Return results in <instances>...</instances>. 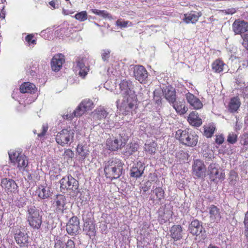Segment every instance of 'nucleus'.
<instances>
[{
    "mask_svg": "<svg viewBox=\"0 0 248 248\" xmlns=\"http://www.w3.org/2000/svg\"><path fill=\"white\" fill-rule=\"evenodd\" d=\"M121 93L124 96L122 106L125 109H131L136 102V97L131 82L123 80L120 84Z\"/></svg>",
    "mask_w": 248,
    "mask_h": 248,
    "instance_id": "obj_1",
    "label": "nucleus"
},
{
    "mask_svg": "<svg viewBox=\"0 0 248 248\" xmlns=\"http://www.w3.org/2000/svg\"><path fill=\"white\" fill-rule=\"evenodd\" d=\"M124 163L118 158H112L105 164L104 172L107 178L111 180L119 178L122 174Z\"/></svg>",
    "mask_w": 248,
    "mask_h": 248,
    "instance_id": "obj_2",
    "label": "nucleus"
},
{
    "mask_svg": "<svg viewBox=\"0 0 248 248\" xmlns=\"http://www.w3.org/2000/svg\"><path fill=\"white\" fill-rule=\"evenodd\" d=\"M176 136L182 143L188 146H195L198 142V136L189 129L178 130Z\"/></svg>",
    "mask_w": 248,
    "mask_h": 248,
    "instance_id": "obj_3",
    "label": "nucleus"
},
{
    "mask_svg": "<svg viewBox=\"0 0 248 248\" xmlns=\"http://www.w3.org/2000/svg\"><path fill=\"white\" fill-rule=\"evenodd\" d=\"M27 221L30 226L33 229H38L42 224V216L39 210L35 206L31 205L28 206Z\"/></svg>",
    "mask_w": 248,
    "mask_h": 248,
    "instance_id": "obj_4",
    "label": "nucleus"
},
{
    "mask_svg": "<svg viewBox=\"0 0 248 248\" xmlns=\"http://www.w3.org/2000/svg\"><path fill=\"white\" fill-rule=\"evenodd\" d=\"M93 108V101L90 99H86L78 105L72 113L64 115L63 117L67 120H71L75 117H80L85 111L91 110Z\"/></svg>",
    "mask_w": 248,
    "mask_h": 248,
    "instance_id": "obj_5",
    "label": "nucleus"
},
{
    "mask_svg": "<svg viewBox=\"0 0 248 248\" xmlns=\"http://www.w3.org/2000/svg\"><path fill=\"white\" fill-rule=\"evenodd\" d=\"M75 131L73 129H63L58 132L56 137V141L60 145L64 146L73 141Z\"/></svg>",
    "mask_w": 248,
    "mask_h": 248,
    "instance_id": "obj_6",
    "label": "nucleus"
},
{
    "mask_svg": "<svg viewBox=\"0 0 248 248\" xmlns=\"http://www.w3.org/2000/svg\"><path fill=\"white\" fill-rule=\"evenodd\" d=\"M127 140L128 136H125L124 132H122L113 140H108L107 144L108 146L109 150L116 151L124 146Z\"/></svg>",
    "mask_w": 248,
    "mask_h": 248,
    "instance_id": "obj_7",
    "label": "nucleus"
},
{
    "mask_svg": "<svg viewBox=\"0 0 248 248\" xmlns=\"http://www.w3.org/2000/svg\"><path fill=\"white\" fill-rule=\"evenodd\" d=\"M61 188L64 190L75 191L78 187V182L71 175L62 178L60 180Z\"/></svg>",
    "mask_w": 248,
    "mask_h": 248,
    "instance_id": "obj_8",
    "label": "nucleus"
},
{
    "mask_svg": "<svg viewBox=\"0 0 248 248\" xmlns=\"http://www.w3.org/2000/svg\"><path fill=\"white\" fill-rule=\"evenodd\" d=\"M66 230L71 235H76L79 232V220L77 217H72L66 224Z\"/></svg>",
    "mask_w": 248,
    "mask_h": 248,
    "instance_id": "obj_9",
    "label": "nucleus"
},
{
    "mask_svg": "<svg viewBox=\"0 0 248 248\" xmlns=\"http://www.w3.org/2000/svg\"><path fill=\"white\" fill-rule=\"evenodd\" d=\"M208 174L210 181L215 182H217L218 180L224 178V174L219 172L217 168V165L216 164H211L209 166Z\"/></svg>",
    "mask_w": 248,
    "mask_h": 248,
    "instance_id": "obj_10",
    "label": "nucleus"
},
{
    "mask_svg": "<svg viewBox=\"0 0 248 248\" xmlns=\"http://www.w3.org/2000/svg\"><path fill=\"white\" fill-rule=\"evenodd\" d=\"M134 76L140 83H143L148 78L146 69L142 65H136L133 68Z\"/></svg>",
    "mask_w": 248,
    "mask_h": 248,
    "instance_id": "obj_11",
    "label": "nucleus"
},
{
    "mask_svg": "<svg viewBox=\"0 0 248 248\" xmlns=\"http://www.w3.org/2000/svg\"><path fill=\"white\" fill-rule=\"evenodd\" d=\"M232 27L235 34H241L248 31V23L244 20H236Z\"/></svg>",
    "mask_w": 248,
    "mask_h": 248,
    "instance_id": "obj_12",
    "label": "nucleus"
},
{
    "mask_svg": "<svg viewBox=\"0 0 248 248\" xmlns=\"http://www.w3.org/2000/svg\"><path fill=\"white\" fill-rule=\"evenodd\" d=\"M206 170L203 162L200 159L196 160L193 165V174L198 178H201L204 175Z\"/></svg>",
    "mask_w": 248,
    "mask_h": 248,
    "instance_id": "obj_13",
    "label": "nucleus"
},
{
    "mask_svg": "<svg viewBox=\"0 0 248 248\" xmlns=\"http://www.w3.org/2000/svg\"><path fill=\"white\" fill-rule=\"evenodd\" d=\"M188 230L191 234L196 236L202 234V232L205 233L202 223L197 219L191 221L189 225Z\"/></svg>",
    "mask_w": 248,
    "mask_h": 248,
    "instance_id": "obj_14",
    "label": "nucleus"
},
{
    "mask_svg": "<svg viewBox=\"0 0 248 248\" xmlns=\"http://www.w3.org/2000/svg\"><path fill=\"white\" fill-rule=\"evenodd\" d=\"M64 61V56L63 54H58L54 55L51 61L52 70L56 72L59 71L62 67Z\"/></svg>",
    "mask_w": 248,
    "mask_h": 248,
    "instance_id": "obj_15",
    "label": "nucleus"
},
{
    "mask_svg": "<svg viewBox=\"0 0 248 248\" xmlns=\"http://www.w3.org/2000/svg\"><path fill=\"white\" fill-rule=\"evenodd\" d=\"M209 218L211 222H218L221 218L220 209L214 205H211L208 207Z\"/></svg>",
    "mask_w": 248,
    "mask_h": 248,
    "instance_id": "obj_16",
    "label": "nucleus"
},
{
    "mask_svg": "<svg viewBox=\"0 0 248 248\" xmlns=\"http://www.w3.org/2000/svg\"><path fill=\"white\" fill-rule=\"evenodd\" d=\"M202 16V13L201 12L191 11L184 14L183 20L186 24H194L198 21L199 17Z\"/></svg>",
    "mask_w": 248,
    "mask_h": 248,
    "instance_id": "obj_17",
    "label": "nucleus"
},
{
    "mask_svg": "<svg viewBox=\"0 0 248 248\" xmlns=\"http://www.w3.org/2000/svg\"><path fill=\"white\" fill-rule=\"evenodd\" d=\"M1 186L8 192H15L17 191L18 186L12 179L5 178L1 180Z\"/></svg>",
    "mask_w": 248,
    "mask_h": 248,
    "instance_id": "obj_18",
    "label": "nucleus"
},
{
    "mask_svg": "<svg viewBox=\"0 0 248 248\" xmlns=\"http://www.w3.org/2000/svg\"><path fill=\"white\" fill-rule=\"evenodd\" d=\"M145 167L140 162L136 164L130 170V176L134 178H139L143 173Z\"/></svg>",
    "mask_w": 248,
    "mask_h": 248,
    "instance_id": "obj_19",
    "label": "nucleus"
},
{
    "mask_svg": "<svg viewBox=\"0 0 248 248\" xmlns=\"http://www.w3.org/2000/svg\"><path fill=\"white\" fill-rule=\"evenodd\" d=\"M76 64L75 70L76 72L78 71V75L83 78L85 77L89 71V68L85 66L83 59H77L76 61Z\"/></svg>",
    "mask_w": 248,
    "mask_h": 248,
    "instance_id": "obj_20",
    "label": "nucleus"
},
{
    "mask_svg": "<svg viewBox=\"0 0 248 248\" xmlns=\"http://www.w3.org/2000/svg\"><path fill=\"white\" fill-rule=\"evenodd\" d=\"M186 98L188 103L195 109H200L202 107V104L200 99L189 93L186 94Z\"/></svg>",
    "mask_w": 248,
    "mask_h": 248,
    "instance_id": "obj_21",
    "label": "nucleus"
},
{
    "mask_svg": "<svg viewBox=\"0 0 248 248\" xmlns=\"http://www.w3.org/2000/svg\"><path fill=\"white\" fill-rule=\"evenodd\" d=\"M182 228L180 225H173L171 227L170 232V236L174 241L181 239L182 237Z\"/></svg>",
    "mask_w": 248,
    "mask_h": 248,
    "instance_id": "obj_22",
    "label": "nucleus"
},
{
    "mask_svg": "<svg viewBox=\"0 0 248 248\" xmlns=\"http://www.w3.org/2000/svg\"><path fill=\"white\" fill-rule=\"evenodd\" d=\"M163 94L166 99L170 102L174 103L176 100L175 90L171 87H166L163 89Z\"/></svg>",
    "mask_w": 248,
    "mask_h": 248,
    "instance_id": "obj_23",
    "label": "nucleus"
},
{
    "mask_svg": "<svg viewBox=\"0 0 248 248\" xmlns=\"http://www.w3.org/2000/svg\"><path fill=\"white\" fill-rule=\"evenodd\" d=\"M187 120L189 124L193 126H199L202 124V119L196 111H192L189 114Z\"/></svg>",
    "mask_w": 248,
    "mask_h": 248,
    "instance_id": "obj_24",
    "label": "nucleus"
},
{
    "mask_svg": "<svg viewBox=\"0 0 248 248\" xmlns=\"http://www.w3.org/2000/svg\"><path fill=\"white\" fill-rule=\"evenodd\" d=\"M15 239L16 242L21 247L27 244L28 242V236L27 233L19 231L18 233L16 234Z\"/></svg>",
    "mask_w": 248,
    "mask_h": 248,
    "instance_id": "obj_25",
    "label": "nucleus"
},
{
    "mask_svg": "<svg viewBox=\"0 0 248 248\" xmlns=\"http://www.w3.org/2000/svg\"><path fill=\"white\" fill-rule=\"evenodd\" d=\"M77 153L80 156V159L84 160L89 155L90 152L87 145L78 144L77 147Z\"/></svg>",
    "mask_w": 248,
    "mask_h": 248,
    "instance_id": "obj_26",
    "label": "nucleus"
},
{
    "mask_svg": "<svg viewBox=\"0 0 248 248\" xmlns=\"http://www.w3.org/2000/svg\"><path fill=\"white\" fill-rule=\"evenodd\" d=\"M139 145L135 143L128 144L124 148L123 153L126 156H129L136 152Z\"/></svg>",
    "mask_w": 248,
    "mask_h": 248,
    "instance_id": "obj_27",
    "label": "nucleus"
},
{
    "mask_svg": "<svg viewBox=\"0 0 248 248\" xmlns=\"http://www.w3.org/2000/svg\"><path fill=\"white\" fill-rule=\"evenodd\" d=\"M38 197L42 199L48 198L50 195L49 187L44 186L39 187L36 191Z\"/></svg>",
    "mask_w": 248,
    "mask_h": 248,
    "instance_id": "obj_28",
    "label": "nucleus"
},
{
    "mask_svg": "<svg viewBox=\"0 0 248 248\" xmlns=\"http://www.w3.org/2000/svg\"><path fill=\"white\" fill-rule=\"evenodd\" d=\"M35 89V86L30 82H25L20 87V92L23 93H34Z\"/></svg>",
    "mask_w": 248,
    "mask_h": 248,
    "instance_id": "obj_29",
    "label": "nucleus"
},
{
    "mask_svg": "<svg viewBox=\"0 0 248 248\" xmlns=\"http://www.w3.org/2000/svg\"><path fill=\"white\" fill-rule=\"evenodd\" d=\"M108 113L103 108L96 109L93 112V117L94 119L102 120L106 118Z\"/></svg>",
    "mask_w": 248,
    "mask_h": 248,
    "instance_id": "obj_30",
    "label": "nucleus"
},
{
    "mask_svg": "<svg viewBox=\"0 0 248 248\" xmlns=\"http://www.w3.org/2000/svg\"><path fill=\"white\" fill-rule=\"evenodd\" d=\"M57 207L59 210L63 212L65 209V198L62 195H58L55 199Z\"/></svg>",
    "mask_w": 248,
    "mask_h": 248,
    "instance_id": "obj_31",
    "label": "nucleus"
},
{
    "mask_svg": "<svg viewBox=\"0 0 248 248\" xmlns=\"http://www.w3.org/2000/svg\"><path fill=\"white\" fill-rule=\"evenodd\" d=\"M241 103L238 98L233 97L231 99L229 104V110L231 112H236L240 107Z\"/></svg>",
    "mask_w": 248,
    "mask_h": 248,
    "instance_id": "obj_32",
    "label": "nucleus"
},
{
    "mask_svg": "<svg viewBox=\"0 0 248 248\" xmlns=\"http://www.w3.org/2000/svg\"><path fill=\"white\" fill-rule=\"evenodd\" d=\"M224 65L222 61L217 59L212 63V69L215 72L219 73L223 71Z\"/></svg>",
    "mask_w": 248,
    "mask_h": 248,
    "instance_id": "obj_33",
    "label": "nucleus"
},
{
    "mask_svg": "<svg viewBox=\"0 0 248 248\" xmlns=\"http://www.w3.org/2000/svg\"><path fill=\"white\" fill-rule=\"evenodd\" d=\"M16 162L17 163V167L19 169H23L24 170H25L26 167H27L28 164L27 157L22 155H21L20 157H18V159L16 161Z\"/></svg>",
    "mask_w": 248,
    "mask_h": 248,
    "instance_id": "obj_34",
    "label": "nucleus"
},
{
    "mask_svg": "<svg viewBox=\"0 0 248 248\" xmlns=\"http://www.w3.org/2000/svg\"><path fill=\"white\" fill-rule=\"evenodd\" d=\"M163 94V89H156L154 92V100L156 104L159 105L161 103V96Z\"/></svg>",
    "mask_w": 248,
    "mask_h": 248,
    "instance_id": "obj_35",
    "label": "nucleus"
},
{
    "mask_svg": "<svg viewBox=\"0 0 248 248\" xmlns=\"http://www.w3.org/2000/svg\"><path fill=\"white\" fill-rule=\"evenodd\" d=\"M173 107L176 110L177 112L180 114H185L188 110V108L183 103L178 104H173Z\"/></svg>",
    "mask_w": 248,
    "mask_h": 248,
    "instance_id": "obj_36",
    "label": "nucleus"
},
{
    "mask_svg": "<svg viewBox=\"0 0 248 248\" xmlns=\"http://www.w3.org/2000/svg\"><path fill=\"white\" fill-rule=\"evenodd\" d=\"M91 11L95 15L101 16L103 17L108 18H112L111 16L106 11H104V10L101 11V10H99L98 9H92Z\"/></svg>",
    "mask_w": 248,
    "mask_h": 248,
    "instance_id": "obj_37",
    "label": "nucleus"
},
{
    "mask_svg": "<svg viewBox=\"0 0 248 248\" xmlns=\"http://www.w3.org/2000/svg\"><path fill=\"white\" fill-rule=\"evenodd\" d=\"M156 144L154 142H151L150 144H145V150L150 154L155 153L156 151Z\"/></svg>",
    "mask_w": 248,
    "mask_h": 248,
    "instance_id": "obj_38",
    "label": "nucleus"
},
{
    "mask_svg": "<svg viewBox=\"0 0 248 248\" xmlns=\"http://www.w3.org/2000/svg\"><path fill=\"white\" fill-rule=\"evenodd\" d=\"M75 17L80 21H84L87 19V14L86 11H82L76 14Z\"/></svg>",
    "mask_w": 248,
    "mask_h": 248,
    "instance_id": "obj_39",
    "label": "nucleus"
},
{
    "mask_svg": "<svg viewBox=\"0 0 248 248\" xmlns=\"http://www.w3.org/2000/svg\"><path fill=\"white\" fill-rule=\"evenodd\" d=\"M237 140V136L234 133H230L227 137V141L231 144H233Z\"/></svg>",
    "mask_w": 248,
    "mask_h": 248,
    "instance_id": "obj_40",
    "label": "nucleus"
},
{
    "mask_svg": "<svg viewBox=\"0 0 248 248\" xmlns=\"http://www.w3.org/2000/svg\"><path fill=\"white\" fill-rule=\"evenodd\" d=\"M215 127L214 126H210L205 128L204 134L207 138H210L214 133Z\"/></svg>",
    "mask_w": 248,
    "mask_h": 248,
    "instance_id": "obj_41",
    "label": "nucleus"
},
{
    "mask_svg": "<svg viewBox=\"0 0 248 248\" xmlns=\"http://www.w3.org/2000/svg\"><path fill=\"white\" fill-rule=\"evenodd\" d=\"M9 158L12 162L16 163L18 159V157L20 156L19 153L16 152H10L8 153Z\"/></svg>",
    "mask_w": 248,
    "mask_h": 248,
    "instance_id": "obj_42",
    "label": "nucleus"
},
{
    "mask_svg": "<svg viewBox=\"0 0 248 248\" xmlns=\"http://www.w3.org/2000/svg\"><path fill=\"white\" fill-rule=\"evenodd\" d=\"M85 230L87 231V235H89L90 237L95 235V228L93 224L88 225V226H85Z\"/></svg>",
    "mask_w": 248,
    "mask_h": 248,
    "instance_id": "obj_43",
    "label": "nucleus"
},
{
    "mask_svg": "<svg viewBox=\"0 0 248 248\" xmlns=\"http://www.w3.org/2000/svg\"><path fill=\"white\" fill-rule=\"evenodd\" d=\"M154 192L157 198H158L159 200H161L164 198V192L162 188H156L154 190Z\"/></svg>",
    "mask_w": 248,
    "mask_h": 248,
    "instance_id": "obj_44",
    "label": "nucleus"
},
{
    "mask_svg": "<svg viewBox=\"0 0 248 248\" xmlns=\"http://www.w3.org/2000/svg\"><path fill=\"white\" fill-rule=\"evenodd\" d=\"M240 143L243 145H248V134L244 133L240 137Z\"/></svg>",
    "mask_w": 248,
    "mask_h": 248,
    "instance_id": "obj_45",
    "label": "nucleus"
},
{
    "mask_svg": "<svg viewBox=\"0 0 248 248\" xmlns=\"http://www.w3.org/2000/svg\"><path fill=\"white\" fill-rule=\"evenodd\" d=\"M129 22L128 21H123L121 19H118L116 22V25L121 28H125L126 27ZM130 24H131V23L130 22Z\"/></svg>",
    "mask_w": 248,
    "mask_h": 248,
    "instance_id": "obj_46",
    "label": "nucleus"
},
{
    "mask_svg": "<svg viewBox=\"0 0 248 248\" xmlns=\"http://www.w3.org/2000/svg\"><path fill=\"white\" fill-rule=\"evenodd\" d=\"M110 51L108 49L103 50L101 55L102 59L104 61H107L109 58Z\"/></svg>",
    "mask_w": 248,
    "mask_h": 248,
    "instance_id": "obj_47",
    "label": "nucleus"
},
{
    "mask_svg": "<svg viewBox=\"0 0 248 248\" xmlns=\"http://www.w3.org/2000/svg\"><path fill=\"white\" fill-rule=\"evenodd\" d=\"M242 38L243 39L242 45L245 48L248 49V33L245 34Z\"/></svg>",
    "mask_w": 248,
    "mask_h": 248,
    "instance_id": "obj_48",
    "label": "nucleus"
},
{
    "mask_svg": "<svg viewBox=\"0 0 248 248\" xmlns=\"http://www.w3.org/2000/svg\"><path fill=\"white\" fill-rule=\"evenodd\" d=\"M64 155L68 158H72L74 156V153L70 149H66L64 151Z\"/></svg>",
    "mask_w": 248,
    "mask_h": 248,
    "instance_id": "obj_49",
    "label": "nucleus"
},
{
    "mask_svg": "<svg viewBox=\"0 0 248 248\" xmlns=\"http://www.w3.org/2000/svg\"><path fill=\"white\" fill-rule=\"evenodd\" d=\"M47 129H48V126L47 125H45V124L43 125L42 127V131L40 133L38 134V136L39 137H41L45 136L46 131H47Z\"/></svg>",
    "mask_w": 248,
    "mask_h": 248,
    "instance_id": "obj_50",
    "label": "nucleus"
},
{
    "mask_svg": "<svg viewBox=\"0 0 248 248\" xmlns=\"http://www.w3.org/2000/svg\"><path fill=\"white\" fill-rule=\"evenodd\" d=\"M33 35L31 34L28 35L26 38L25 40L27 42H28L29 43H31L32 44H36V40L34 39H33Z\"/></svg>",
    "mask_w": 248,
    "mask_h": 248,
    "instance_id": "obj_51",
    "label": "nucleus"
},
{
    "mask_svg": "<svg viewBox=\"0 0 248 248\" xmlns=\"http://www.w3.org/2000/svg\"><path fill=\"white\" fill-rule=\"evenodd\" d=\"M224 137L222 135H218L216 137V142L218 144H221L224 142Z\"/></svg>",
    "mask_w": 248,
    "mask_h": 248,
    "instance_id": "obj_52",
    "label": "nucleus"
},
{
    "mask_svg": "<svg viewBox=\"0 0 248 248\" xmlns=\"http://www.w3.org/2000/svg\"><path fill=\"white\" fill-rule=\"evenodd\" d=\"M66 248H75V243L71 239L68 240L66 243Z\"/></svg>",
    "mask_w": 248,
    "mask_h": 248,
    "instance_id": "obj_53",
    "label": "nucleus"
},
{
    "mask_svg": "<svg viewBox=\"0 0 248 248\" xmlns=\"http://www.w3.org/2000/svg\"><path fill=\"white\" fill-rule=\"evenodd\" d=\"M236 12V10L234 8L229 9L226 10L225 13L226 14L232 15Z\"/></svg>",
    "mask_w": 248,
    "mask_h": 248,
    "instance_id": "obj_54",
    "label": "nucleus"
},
{
    "mask_svg": "<svg viewBox=\"0 0 248 248\" xmlns=\"http://www.w3.org/2000/svg\"><path fill=\"white\" fill-rule=\"evenodd\" d=\"M244 228H245L244 234L246 237L247 242H248V226L244 225Z\"/></svg>",
    "mask_w": 248,
    "mask_h": 248,
    "instance_id": "obj_55",
    "label": "nucleus"
},
{
    "mask_svg": "<svg viewBox=\"0 0 248 248\" xmlns=\"http://www.w3.org/2000/svg\"><path fill=\"white\" fill-rule=\"evenodd\" d=\"M244 225L248 226V211L245 214V218L244 220Z\"/></svg>",
    "mask_w": 248,
    "mask_h": 248,
    "instance_id": "obj_56",
    "label": "nucleus"
},
{
    "mask_svg": "<svg viewBox=\"0 0 248 248\" xmlns=\"http://www.w3.org/2000/svg\"><path fill=\"white\" fill-rule=\"evenodd\" d=\"M242 127V124L238 123V121L236 122L235 129L236 130H240Z\"/></svg>",
    "mask_w": 248,
    "mask_h": 248,
    "instance_id": "obj_57",
    "label": "nucleus"
},
{
    "mask_svg": "<svg viewBox=\"0 0 248 248\" xmlns=\"http://www.w3.org/2000/svg\"><path fill=\"white\" fill-rule=\"evenodd\" d=\"M149 183H150V182H146V185L145 186H143L142 187V189L143 190V191L144 192H146V191H148V190L149 188H148V186H147V185H148Z\"/></svg>",
    "mask_w": 248,
    "mask_h": 248,
    "instance_id": "obj_58",
    "label": "nucleus"
},
{
    "mask_svg": "<svg viewBox=\"0 0 248 248\" xmlns=\"http://www.w3.org/2000/svg\"><path fill=\"white\" fill-rule=\"evenodd\" d=\"M49 3L52 7L55 8V2L54 1H51Z\"/></svg>",
    "mask_w": 248,
    "mask_h": 248,
    "instance_id": "obj_59",
    "label": "nucleus"
},
{
    "mask_svg": "<svg viewBox=\"0 0 248 248\" xmlns=\"http://www.w3.org/2000/svg\"><path fill=\"white\" fill-rule=\"evenodd\" d=\"M3 216V212L2 210H0V221H1Z\"/></svg>",
    "mask_w": 248,
    "mask_h": 248,
    "instance_id": "obj_60",
    "label": "nucleus"
},
{
    "mask_svg": "<svg viewBox=\"0 0 248 248\" xmlns=\"http://www.w3.org/2000/svg\"><path fill=\"white\" fill-rule=\"evenodd\" d=\"M208 248H218V247H216V246H213L212 245H210Z\"/></svg>",
    "mask_w": 248,
    "mask_h": 248,
    "instance_id": "obj_61",
    "label": "nucleus"
},
{
    "mask_svg": "<svg viewBox=\"0 0 248 248\" xmlns=\"http://www.w3.org/2000/svg\"><path fill=\"white\" fill-rule=\"evenodd\" d=\"M5 0H0V3H3V1H5Z\"/></svg>",
    "mask_w": 248,
    "mask_h": 248,
    "instance_id": "obj_62",
    "label": "nucleus"
},
{
    "mask_svg": "<svg viewBox=\"0 0 248 248\" xmlns=\"http://www.w3.org/2000/svg\"><path fill=\"white\" fill-rule=\"evenodd\" d=\"M66 1H69V0H65Z\"/></svg>",
    "mask_w": 248,
    "mask_h": 248,
    "instance_id": "obj_63",
    "label": "nucleus"
}]
</instances>
